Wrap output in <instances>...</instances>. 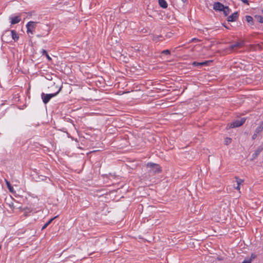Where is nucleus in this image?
I'll return each instance as SVG.
<instances>
[{"mask_svg": "<svg viewBox=\"0 0 263 263\" xmlns=\"http://www.w3.org/2000/svg\"><path fill=\"white\" fill-rule=\"evenodd\" d=\"M57 217V216H55L51 219H50L48 222H47L42 227V230H44L45 229H46L51 223V222L52 221V220L53 219H54L55 218H56Z\"/></svg>", "mask_w": 263, "mask_h": 263, "instance_id": "15", "label": "nucleus"}, {"mask_svg": "<svg viewBox=\"0 0 263 263\" xmlns=\"http://www.w3.org/2000/svg\"><path fill=\"white\" fill-rule=\"evenodd\" d=\"M62 87H61L59 88L58 90L56 92L53 93L45 94L44 93H42L41 94V97L43 103L45 104L48 103L52 98L56 96L59 93Z\"/></svg>", "mask_w": 263, "mask_h": 263, "instance_id": "2", "label": "nucleus"}, {"mask_svg": "<svg viewBox=\"0 0 263 263\" xmlns=\"http://www.w3.org/2000/svg\"><path fill=\"white\" fill-rule=\"evenodd\" d=\"M246 21L248 23L252 24L253 23V17L251 16L247 15L246 16Z\"/></svg>", "mask_w": 263, "mask_h": 263, "instance_id": "18", "label": "nucleus"}, {"mask_svg": "<svg viewBox=\"0 0 263 263\" xmlns=\"http://www.w3.org/2000/svg\"><path fill=\"white\" fill-rule=\"evenodd\" d=\"M181 1L184 3L186 2V0H181Z\"/></svg>", "mask_w": 263, "mask_h": 263, "instance_id": "28", "label": "nucleus"}, {"mask_svg": "<svg viewBox=\"0 0 263 263\" xmlns=\"http://www.w3.org/2000/svg\"><path fill=\"white\" fill-rule=\"evenodd\" d=\"M235 179L237 185L235 187V189L238 191H240V185L243 182V180L237 177H235Z\"/></svg>", "mask_w": 263, "mask_h": 263, "instance_id": "10", "label": "nucleus"}, {"mask_svg": "<svg viewBox=\"0 0 263 263\" xmlns=\"http://www.w3.org/2000/svg\"><path fill=\"white\" fill-rule=\"evenodd\" d=\"M160 6L162 8H166L167 7V4L165 0H158Z\"/></svg>", "mask_w": 263, "mask_h": 263, "instance_id": "13", "label": "nucleus"}, {"mask_svg": "<svg viewBox=\"0 0 263 263\" xmlns=\"http://www.w3.org/2000/svg\"><path fill=\"white\" fill-rule=\"evenodd\" d=\"M45 56L46 57V58H47V59L48 60V61H51V58L48 55V53H47V54L45 55Z\"/></svg>", "mask_w": 263, "mask_h": 263, "instance_id": "25", "label": "nucleus"}, {"mask_svg": "<svg viewBox=\"0 0 263 263\" xmlns=\"http://www.w3.org/2000/svg\"><path fill=\"white\" fill-rule=\"evenodd\" d=\"M263 130V121L260 123L259 126L256 128L255 132L260 133Z\"/></svg>", "mask_w": 263, "mask_h": 263, "instance_id": "14", "label": "nucleus"}, {"mask_svg": "<svg viewBox=\"0 0 263 263\" xmlns=\"http://www.w3.org/2000/svg\"><path fill=\"white\" fill-rule=\"evenodd\" d=\"M11 36L12 39L14 41H16L18 40L19 36L16 31L14 30L9 31H6L5 33L2 36V40L3 41L5 42H8V37Z\"/></svg>", "mask_w": 263, "mask_h": 263, "instance_id": "1", "label": "nucleus"}, {"mask_svg": "<svg viewBox=\"0 0 263 263\" xmlns=\"http://www.w3.org/2000/svg\"><path fill=\"white\" fill-rule=\"evenodd\" d=\"M252 260L251 259H245L242 263H251Z\"/></svg>", "mask_w": 263, "mask_h": 263, "instance_id": "23", "label": "nucleus"}, {"mask_svg": "<svg viewBox=\"0 0 263 263\" xmlns=\"http://www.w3.org/2000/svg\"><path fill=\"white\" fill-rule=\"evenodd\" d=\"M210 62L209 61H205L202 62H194L192 63V65L194 66H203L208 65V64Z\"/></svg>", "mask_w": 263, "mask_h": 263, "instance_id": "9", "label": "nucleus"}, {"mask_svg": "<svg viewBox=\"0 0 263 263\" xmlns=\"http://www.w3.org/2000/svg\"><path fill=\"white\" fill-rule=\"evenodd\" d=\"M243 45L242 43L238 42L230 46V50H233L235 48L241 47Z\"/></svg>", "mask_w": 263, "mask_h": 263, "instance_id": "12", "label": "nucleus"}, {"mask_svg": "<svg viewBox=\"0 0 263 263\" xmlns=\"http://www.w3.org/2000/svg\"><path fill=\"white\" fill-rule=\"evenodd\" d=\"M224 5L219 2H216L214 4L213 9L216 11H221L224 9Z\"/></svg>", "mask_w": 263, "mask_h": 263, "instance_id": "7", "label": "nucleus"}, {"mask_svg": "<svg viewBox=\"0 0 263 263\" xmlns=\"http://www.w3.org/2000/svg\"><path fill=\"white\" fill-rule=\"evenodd\" d=\"M161 53H163V54H170V51L169 50L167 49V50H163Z\"/></svg>", "mask_w": 263, "mask_h": 263, "instance_id": "22", "label": "nucleus"}, {"mask_svg": "<svg viewBox=\"0 0 263 263\" xmlns=\"http://www.w3.org/2000/svg\"><path fill=\"white\" fill-rule=\"evenodd\" d=\"M161 37V36L154 35L153 37L152 40L154 41L157 42L158 41H159V38Z\"/></svg>", "mask_w": 263, "mask_h": 263, "instance_id": "20", "label": "nucleus"}, {"mask_svg": "<svg viewBox=\"0 0 263 263\" xmlns=\"http://www.w3.org/2000/svg\"><path fill=\"white\" fill-rule=\"evenodd\" d=\"M238 17V13L234 12L228 17L227 20L228 22H234L237 20Z\"/></svg>", "mask_w": 263, "mask_h": 263, "instance_id": "8", "label": "nucleus"}, {"mask_svg": "<svg viewBox=\"0 0 263 263\" xmlns=\"http://www.w3.org/2000/svg\"><path fill=\"white\" fill-rule=\"evenodd\" d=\"M147 166L151 168L150 171H153L155 173L160 172L161 171L160 167L158 164L153 163H148L147 164Z\"/></svg>", "mask_w": 263, "mask_h": 263, "instance_id": "5", "label": "nucleus"}, {"mask_svg": "<svg viewBox=\"0 0 263 263\" xmlns=\"http://www.w3.org/2000/svg\"><path fill=\"white\" fill-rule=\"evenodd\" d=\"M257 20L259 23H263V16H258L257 17Z\"/></svg>", "mask_w": 263, "mask_h": 263, "instance_id": "21", "label": "nucleus"}, {"mask_svg": "<svg viewBox=\"0 0 263 263\" xmlns=\"http://www.w3.org/2000/svg\"><path fill=\"white\" fill-rule=\"evenodd\" d=\"M192 42H197L199 41V40L196 38H193L191 40Z\"/></svg>", "mask_w": 263, "mask_h": 263, "instance_id": "27", "label": "nucleus"}, {"mask_svg": "<svg viewBox=\"0 0 263 263\" xmlns=\"http://www.w3.org/2000/svg\"><path fill=\"white\" fill-rule=\"evenodd\" d=\"M21 21V18L20 16H16L14 17H11V24H15L19 23Z\"/></svg>", "mask_w": 263, "mask_h": 263, "instance_id": "11", "label": "nucleus"}, {"mask_svg": "<svg viewBox=\"0 0 263 263\" xmlns=\"http://www.w3.org/2000/svg\"><path fill=\"white\" fill-rule=\"evenodd\" d=\"M259 134V133H256V132H255L254 134H253V136H252V138H253V139H255V138H256V137H257V134Z\"/></svg>", "mask_w": 263, "mask_h": 263, "instance_id": "26", "label": "nucleus"}, {"mask_svg": "<svg viewBox=\"0 0 263 263\" xmlns=\"http://www.w3.org/2000/svg\"><path fill=\"white\" fill-rule=\"evenodd\" d=\"M6 181V185L9 190V191L10 192H13V187L11 186L10 183L7 180H5Z\"/></svg>", "mask_w": 263, "mask_h": 263, "instance_id": "17", "label": "nucleus"}, {"mask_svg": "<svg viewBox=\"0 0 263 263\" xmlns=\"http://www.w3.org/2000/svg\"><path fill=\"white\" fill-rule=\"evenodd\" d=\"M41 53L42 54V55H45L46 54H47V52L45 49H42Z\"/></svg>", "mask_w": 263, "mask_h": 263, "instance_id": "24", "label": "nucleus"}, {"mask_svg": "<svg viewBox=\"0 0 263 263\" xmlns=\"http://www.w3.org/2000/svg\"><path fill=\"white\" fill-rule=\"evenodd\" d=\"M222 11L223 12V13L225 15V16H227L230 12V9L228 7L224 6V9L222 10Z\"/></svg>", "mask_w": 263, "mask_h": 263, "instance_id": "16", "label": "nucleus"}, {"mask_svg": "<svg viewBox=\"0 0 263 263\" xmlns=\"http://www.w3.org/2000/svg\"><path fill=\"white\" fill-rule=\"evenodd\" d=\"M231 141H232V139L230 138L227 137V138H225V139H224V143L226 145H228L230 143H231Z\"/></svg>", "mask_w": 263, "mask_h": 263, "instance_id": "19", "label": "nucleus"}, {"mask_svg": "<svg viewBox=\"0 0 263 263\" xmlns=\"http://www.w3.org/2000/svg\"><path fill=\"white\" fill-rule=\"evenodd\" d=\"M37 22H29L27 25V32L28 33H30L31 34H33L34 33V30L36 27Z\"/></svg>", "mask_w": 263, "mask_h": 263, "instance_id": "3", "label": "nucleus"}, {"mask_svg": "<svg viewBox=\"0 0 263 263\" xmlns=\"http://www.w3.org/2000/svg\"><path fill=\"white\" fill-rule=\"evenodd\" d=\"M37 37H41V35H37Z\"/></svg>", "mask_w": 263, "mask_h": 263, "instance_id": "29", "label": "nucleus"}, {"mask_svg": "<svg viewBox=\"0 0 263 263\" xmlns=\"http://www.w3.org/2000/svg\"><path fill=\"white\" fill-rule=\"evenodd\" d=\"M246 119L242 118L240 119L236 120L233 123H231L230 125V128H235L241 126L245 122Z\"/></svg>", "mask_w": 263, "mask_h": 263, "instance_id": "4", "label": "nucleus"}, {"mask_svg": "<svg viewBox=\"0 0 263 263\" xmlns=\"http://www.w3.org/2000/svg\"><path fill=\"white\" fill-rule=\"evenodd\" d=\"M224 26L225 27V28H228H228L227 26Z\"/></svg>", "mask_w": 263, "mask_h": 263, "instance_id": "30", "label": "nucleus"}, {"mask_svg": "<svg viewBox=\"0 0 263 263\" xmlns=\"http://www.w3.org/2000/svg\"><path fill=\"white\" fill-rule=\"evenodd\" d=\"M262 150H263V146H259L257 148V149H256L254 153L252 154L251 160H253L255 159L258 157V156L259 155V154L262 152Z\"/></svg>", "mask_w": 263, "mask_h": 263, "instance_id": "6", "label": "nucleus"}]
</instances>
